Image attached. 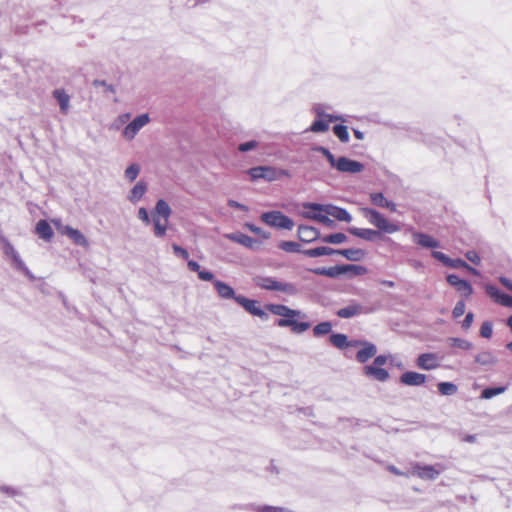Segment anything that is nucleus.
<instances>
[{"label":"nucleus","instance_id":"obj_46","mask_svg":"<svg viewBox=\"0 0 512 512\" xmlns=\"http://www.w3.org/2000/svg\"><path fill=\"white\" fill-rule=\"evenodd\" d=\"M505 391L504 387L486 388L481 393L482 399H491L497 395L502 394Z\"/></svg>","mask_w":512,"mask_h":512},{"label":"nucleus","instance_id":"obj_50","mask_svg":"<svg viewBox=\"0 0 512 512\" xmlns=\"http://www.w3.org/2000/svg\"><path fill=\"white\" fill-rule=\"evenodd\" d=\"M246 227L252 232L260 235L263 239H268L270 237L269 232L263 231L260 227H257L254 224L247 223Z\"/></svg>","mask_w":512,"mask_h":512},{"label":"nucleus","instance_id":"obj_1","mask_svg":"<svg viewBox=\"0 0 512 512\" xmlns=\"http://www.w3.org/2000/svg\"><path fill=\"white\" fill-rule=\"evenodd\" d=\"M363 217L378 230L366 228H350L351 234L368 241H378L381 239V233L393 234L400 230L399 226L395 223L388 221L380 212L375 209L363 207L360 209Z\"/></svg>","mask_w":512,"mask_h":512},{"label":"nucleus","instance_id":"obj_52","mask_svg":"<svg viewBox=\"0 0 512 512\" xmlns=\"http://www.w3.org/2000/svg\"><path fill=\"white\" fill-rule=\"evenodd\" d=\"M465 312V302L464 301H458L452 311L453 316L455 318L461 317Z\"/></svg>","mask_w":512,"mask_h":512},{"label":"nucleus","instance_id":"obj_42","mask_svg":"<svg viewBox=\"0 0 512 512\" xmlns=\"http://www.w3.org/2000/svg\"><path fill=\"white\" fill-rule=\"evenodd\" d=\"M277 291H281L289 296H295L299 293V289L295 284L284 282L279 283V288Z\"/></svg>","mask_w":512,"mask_h":512},{"label":"nucleus","instance_id":"obj_32","mask_svg":"<svg viewBox=\"0 0 512 512\" xmlns=\"http://www.w3.org/2000/svg\"><path fill=\"white\" fill-rule=\"evenodd\" d=\"M0 493L13 499H18L23 495L20 489L7 484L0 485Z\"/></svg>","mask_w":512,"mask_h":512},{"label":"nucleus","instance_id":"obj_43","mask_svg":"<svg viewBox=\"0 0 512 512\" xmlns=\"http://www.w3.org/2000/svg\"><path fill=\"white\" fill-rule=\"evenodd\" d=\"M370 201L373 205L384 208L387 204L388 199L381 192L371 193Z\"/></svg>","mask_w":512,"mask_h":512},{"label":"nucleus","instance_id":"obj_38","mask_svg":"<svg viewBox=\"0 0 512 512\" xmlns=\"http://www.w3.org/2000/svg\"><path fill=\"white\" fill-rule=\"evenodd\" d=\"M332 330V324L328 321L321 322L313 328V334L316 337L327 335Z\"/></svg>","mask_w":512,"mask_h":512},{"label":"nucleus","instance_id":"obj_58","mask_svg":"<svg viewBox=\"0 0 512 512\" xmlns=\"http://www.w3.org/2000/svg\"><path fill=\"white\" fill-rule=\"evenodd\" d=\"M228 206L232 207V208H236V209H240V210H243V211H248V207L235 201V200H228Z\"/></svg>","mask_w":512,"mask_h":512},{"label":"nucleus","instance_id":"obj_29","mask_svg":"<svg viewBox=\"0 0 512 512\" xmlns=\"http://www.w3.org/2000/svg\"><path fill=\"white\" fill-rule=\"evenodd\" d=\"M153 232L156 237H163L166 234L168 220L152 216Z\"/></svg>","mask_w":512,"mask_h":512},{"label":"nucleus","instance_id":"obj_16","mask_svg":"<svg viewBox=\"0 0 512 512\" xmlns=\"http://www.w3.org/2000/svg\"><path fill=\"white\" fill-rule=\"evenodd\" d=\"M354 345H361L362 346V348L356 354V359L360 363H365L370 358L374 357L376 352H377L376 346L373 343H370V342L357 341V342L354 343Z\"/></svg>","mask_w":512,"mask_h":512},{"label":"nucleus","instance_id":"obj_3","mask_svg":"<svg viewBox=\"0 0 512 512\" xmlns=\"http://www.w3.org/2000/svg\"><path fill=\"white\" fill-rule=\"evenodd\" d=\"M315 151L320 152L323 154L326 159L328 160L331 167L335 168L337 171L341 173H348V174H357L364 170V165L356 160H352L350 158L341 156L336 158L329 149L318 146L315 148Z\"/></svg>","mask_w":512,"mask_h":512},{"label":"nucleus","instance_id":"obj_44","mask_svg":"<svg viewBox=\"0 0 512 512\" xmlns=\"http://www.w3.org/2000/svg\"><path fill=\"white\" fill-rule=\"evenodd\" d=\"M347 239L344 233H335L324 236L322 238V242L324 243H332V244H340L343 243Z\"/></svg>","mask_w":512,"mask_h":512},{"label":"nucleus","instance_id":"obj_4","mask_svg":"<svg viewBox=\"0 0 512 512\" xmlns=\"http://www.w3.org/2000/svg\"><path fill=\"white\" fill-rule=\"evenodd\" d=\"M247 173L253 181L264 179L268 182H273L280 179L281 177H291L288 170L279 169L273 166L253 167L250 168Z\"/></svg>","mask_w":512,"mask_h":512},{"label":"nucleus","instance_id":"obj_54","mask_svg":"<svg viewBox=\"0 0 512 512\" xmlns=\"http://www.w3.org/2000/svg\"><path fill=\"white\" fill-rule=\"evenodd\" d=\"M138 218L142 220L146 225H149L151 220L146 208L141 207L138 210Z\"/></svg>","mask_w":512,"mask_h":512},{"label":"nucleus","instance_id":"obj_27","mask_svg":"<svg viewBox=\"0 0 512 512\" xmlns=\"http://www.w3.org/2000/svg\"><path fill=\"white\" fill-rule=\"evenodd\" d=\"M170 215H171V208L168 205V203L163 199H159L156 202L155 209H154V212L152 213V216H158L159 218L168 220Z\"/></svg>","mask_w":512,"mask_h":512},{"label":"nucleus","instance_id":"obj_61","mask_svg":"<svg viewBox=\"0 0 512 512\" xmlns=\"http://www.w3.org/2000/svg\"><path fill=\"white\" fill-rule=\"evenodd\" d=\"M499 281L506 287L508 288L509 290L512 291V281L509 280L508 278L506 277H500L499 278Z\"/></svg>","mask_w":512,"mask_h":512},{"label":"nucleus","instance_id":"obj_14","mask_svg":"<svg viewBox=\"0 0 512 512\" xmlns=\"http://www.w3.org/2000/svg\"><path fill=\"white\" fill-rule=\"evenodd\" d=\"M412 241L414 244L426 249H437L442 247L438 240L426 233L414 232L412 234Z\"/></svg>","mask_w":512,"mask_h":512},{"label":"nucleus","instance_id":"obj_53","mask_svg":"<svg viewBox=\"0 0 512 512\" xmlns=\"http://www.w3.org/2000/svg\"><path fill=\"white\" fill-rule=\"evenodd\" d=\"M258 512H290L288 509L275 506H261L257 508Z\"/></svg>","mask_w":512,"mask_h":512},{"label":"nucleus","instance_id":"obj_64","mask_svg":"<svg viewBox=\"0 0 512 512\" xmlns=\"http://www.w3.org/2000/svg\"><path fill=\"white\" fill-rule=\"evenodd\" d=\"M353 133H354V136L359 139V140H362L364 138V133L362 131H359V130H356L354 129L353 130Z\"/></svg>","mask_w":512,"mask_h":512},{"label":"nucleus","instance_id":"obj_18","mask_svg":"<svg viewBox=\"0 0 512 512\" xmlns=\"http://www.w3.org/2000/svg\"><path fill=\"white\" fill-rule=\"evenodd\" d=\"M486 292L497 303H499L505 307L512 308V296L501 292L495 286H492V285L486 286Z\"/></svg>","mask_w":512,"mask_h":512},{"label":"nucleus","instance_id":"obj_33","mask_svg":"<svg viewBox=\"0 0 512 512\" xmlns=\"http://www.w3.org/2000/svg\"><path fill=\"white\" fill-rule=\"evenodd\" d=\"M188 267L192 271H196L198 273L199 278L203 281H210L213 279V274L209 271L201 270L200 265L196 261H193V260L189 261Z\"/></svg>","mask_w":512,"mask_h":512},{"label":"nucleus","instance_id":"obj_24","mask_svg":"<svg viewBox=\"0 0 512 512\" xmlns=\"http://www.w3.org/2000/svg\"><path fill=\"white\" fill-rule=\"evenodd\" d=\"M147 191V184L144 181H138L128 194V200L135 204L141 200Z\"/></svg>","mask_w":512,"mask_h":512},{"label":"nucleus","instance_id":"obj_23","mask_svg":"<svg viewBox=\"0 0 512 512\" xmlns=\"http://www.w3.org/2000/svg\"><path fill=\"white\" fill-rule=\"evenodd\" d=\"M363 312V306L358 303H351L337 311V316L348 319L360 315Z\"/></svg>","mask_w":512,"mask_h":512},{"label":"nucleus","instance_id":"obj_19","mask_svg":"<svg viewBox=\"0 0 512 512\" xmlns=\"http://www.w3.org/2000/svg\"><path fill=\"white\" fill-rule=\"evenodd\" d=\"M447 282L454 286L465 297L470 296L473 292L471 285L467 281L460 279V277L455 274H449L447 276Z\"/></svg>","mask_w":512,"mask_h":512},{"label":"nucleus","instance_id":"obj_28","mask_svg":"<svg viewBox=\"0 0 512 512\" xmlns=\"http://www.w3.org/2000/svg\"><path fill=\"white\" fill-rule=\"evenodd\" d=\"M497 361L495 355L490 351H483L475 356V362L482 366H494Z\"/></svg>","mask_w":512,"mask_h":512},{"label":"nucleus","instance_id":"obj_51","mask_svg":"<svg viewBox=\"0 0 512 512\" xmlns=\"http://www.w3.org/2000/svg\"><path fill=\"white\" fill-rule=\"evenodd\" d=\"M492 324L490 322H484L480 328V334L484 338H490L492 336Z\"/></svg>","mask_w":512,"mask_h":512},{"label":"nucleus","instance_id":"obj_37","mask_svg":"<svg viewBox=\"0 0 512 512\" xmlns=\"http://www.w3.org/2000/svg\"><path fill=\"white\" fill-rule=\"evenodd\" d=\"M329 122L326 119H317L311 124L309 130L314 133L326 132L329 129Z\"/></svg>","mask_w":512,"mask_h":512},{"label":"nucleus","instance_id":"obj_30","mask_svg":"<svg viewBox=\"0 0 512 512\" xmlns=\"http://www.w3.org/2000/svg\"><path fill=\"white\" fill-rule=\"evenodd\" d=\"M279 281L271 277H259L256 280V284L266 290L277 291L279 288Z\"/></svg>","mask_w":512,"mask_h":512},{"label":"nucleus","instance_id":"obj_39","mask_svg":"<svg viewBox=\"0 0 512 512\" xmlns=\"http://www.w3.org/2000/svg\"><path fill=\"white\" fill-rule=\"evenodd\" d=\"M330 342L339 349H343L349 345L347 336L340 333L332 334L330 336Z\"/></svg>","mask_w":512,"mask_h":512},{"label":"nucleus","instance_id":"obj_59","mask_svg":"<svg viewBox=\"0 0 512 512\" xmlns=\"http://www.w3.org/2000/svg\"><path fill=\"white\" fill-rule=\"evenodd\" d=\"M387 360H388L387 356L379 355V356L375 357L373 363L382 368V366L387 363Z\"/></svg>","mask_w":512,"mask_h":512},{"label":"nucleus","instance_id":"obj_6","mask_svg":"<svg viewBox=\"0 0 512 512\" xmlns=\"http://www.w3.org/2000/svg\"><path fill=\"white\" fill-rule=\"evenodd\" d=\"M314 273L319 275H325L332 278L339 277L341 275L353 276L362 275L366 272V269L361 265L356 264H342L336 265L329 268H317L313 270Z\"/></svg>","mask_w":512,"mask_h":512},{"label":"nucleus","instance_id":"obj_2","mask_svg":"<svg viewBox=\"0 0 512 512\" xmlns=\"http://www.w3.org/2000/svg\"><path fill=\"white\" fill-rule=\"evenodd\" d=\"M267 309L274 315L280 317L276 322L279 327H289L295 334H302L307 331L311 324L307 321H301L307 318V315L301 310L291 309L282 304H269Z\"/></svg>","mask_w":512,"mask_h":512},{"label":"nucleus","instance_id":"obj_40","mask_svg":"<svg viewBox=\"0 0 512 512\" xmlns=\"http://www.w3.org/2000/svg\"><path fill=\"white\" fill-rule=\"evenodd\" d=\"M140 170H141L140 165L137 163H133V164L129 165L125 169V172H124L125 178L129 182H133L138 177Z\"/></svg>","mask_w":512,"mask_h":512},{"label":"nucleus","instance_id":"obj_26","mask_svg":"<svg viewBox=\"0 0 512 512\" xmlns=\"http://www.w3.org/2000/svg\"><path fill=\"white\" fill-rule=\"evenodd\" d=\"M62 113L67 114L70 107V97L63 89H56L53 92Z\"/></svg>","mask_w":512,"mask_h":512},{"label":"nucleus","instance_id":"obj_55","mask_svg":"<svg viewBox=\"0 0 512 512\" xmlns=\"http://www.w3.org/2000/svg\"><path fill=\"white\" fill-rule=\"evenodd\" d=\"M93 85L96 86V87L102 86L103 88H105L107 91H110V92H114L115 91L114 87L111 84H108L104 80H94Z\"/></svg>","mask_w":512,"mask_h":512},{"label":"nucleus","instance_id":"obj_7","mask_svg":"<svg viewBox=\"0 0 512 512\" xmlns=\"http://www.w3.org/2000/svg\"><path fill=\"white\" fill-rule=\"evenodd\" d=\"M52 223L56 227L58 233L66 236L73 244L83 248H87L89 246L87 238L80 230L63 224L59 219H53Z\"/></svg>","mask_w":512,"mask_h":512},{"label":"nucleus","instance_id":"obj_31","mask_svg":"<svg viewBox=\"0 0 512 512\" xmlns=\"http://www.w3.org/2000/svg\"><path fill=\"white\" fill-rule=\"evenodd\" d=\"M278 247L286 253H303L305 250H301V245L295 241H281Z\"/></svg>","mask_w":512,"mask_h":512},{"label":"nucleus","instance_id":"obj_48","mask_svg":"<svg viewBox=\"0 0 512 512\" xmlns=\"http://www.w3.org/2000/svg\"><path fill=\"white\" fill-rule=\"evenodd\" d=\"M259 146V142L256 140H250L238 145V151L240 152H248L256 149Z\"/></svg>","mask_w":512,"mask_h":512},{"label":"nucleus","instance_id":"obj_47","mask_svg":"<svg viewBox=\"0 0 512 512\" xmlns=\"http://www.w3.org/2000/svg\"><path fill=\"white\" fill-rule=\"evenodd\" d=\"M12 265L22 273H24L28 278L35 279V276H33L28 268L24 265L21 258H12Z\"/></svg>","mask_w":512,"mask_h":512},{"label":"nucleus","instance_id":"obj_45","mask_svg":"<svg viewBox=\"0 0 512 512\" xmlns=\"http://www.w3.org/2000/svg\"><path fill=\"white\" fill-rule=\"evenodd\" d=\"M450 346L462 350H469L472 348V343L462 338H450Z\"/></svg>","mask_w":512,"mask_h":512},{"label":"nucleus","instance_id":"obj_21","mask_svg":"<svg viewBox=\"0 0 512 512\" xmlns=\"http://www.w3.org/2000/svg\"><path fill=\"white\" fill-rule=\"evenodd\" d=\"M298 237L302 242H312L319 237V231L307 225H300L298 227Z\"/></svg>","mask_w":512,"mask_h":512},{"label":"nucleus","instance_id":"obj_60","mask_svg":"<svg viewBox=\"0 0 512 512\" xmlns=\"http://www.w3.org/2000/svg\"><path fill=\"white\" fill-rule=\"evenodd\" d=\"M388 470L391 473L398 475V476H408L409 475L408 473H404V472L400 471L397 467H395L393 465L388 466Z\"/></svg>","mask_w":512,"mask_h":512},{"label":"nucleus","instance_id":"obj_49","mask_svg":"<svg viewBox=\"0 0 512 512\" xmlns=\"http://www.w3.org/2000/svg\"><path fill=\"white\" fill-rule=\"evenodd\" d=\"M323 213L324 212H318V211H314L311 209H305V211L302 212V216L307 219L319 221Z\"/></svg>","mask_w":512,"mask_h":512},{"label":"nucleus","instance_id":"obj_8","mask_svg":"<svg viewBox=\"0 0 512 512\" xmlns=\"http://www.w3.org/2000/svg\"><path fill=\"white\" fill-rule=\"evenodd\" d=\"M261 220L267 225L278 229L291 230L294 227L293 220L280 211L265 212L261 215Z\"/></svg>","mask_w":512,"mask_h":512},{"label":"nucleus","instance_id":"obj_25","mask_svg":"<svg viewBox=\"0 0 512 512\" xmlns=\"http://www.w3.org/2000/svg\"><path fill=\"white\" fill-rule=\"evenodd\" d=\"M214 286H215V289H216L217 293L219 294V296L223 299H234L235 300V297L238 296L235 294V292L231 286H229L228 284H226L222 281H219V280L214 281Z\"/></svg>","mask_w":512,"mask_h":512},{"label":"nucleus","instance_id":"obj_13","mask_svg":"<svg viewBox=\"0 0 512 512\" xmlns=\"http://www.w3.org/2000/svg\"><path fill=\"white\" fill-rule=\"evenodd\" d=\"M355 253L352 249H332L327 246H319L313 249L305 250L303 252L304 256H331L333 254H338L340 256H350Z\"/></svg>","mask_w":512,"mask_h":512},{"label":"nucleus","instance_id":"obj_5","mask_svg":"<svg viewBox=\"0 0 512 512\" xmlns=\"http://www.w3.org/2000/svg\"><path fill=\"white\" fill-rule=\"evenodd\" d=\"M303 209H311L318 212H324L338 221L351 222L352 216L350 213L341 207L332 204H319L312 202H305L302 204Z\"/></svg>","mask_w":512,"mask_h":512},{"label":"nucleus","instance_id":"obj_41","mask_svg":"<svg viewBox=\"0 0 512 512\" xmlns=\"http://www.w3.org/2000/svg\"><path fill=\"white\" fill-rule=\"evenodd\" d=\"M333 132L343 143H347L350 139L348 129L344 125H335L333 127Z\"/></svg>","mask_w":512,"mask_h":512},{"label":"nucleus","instance_id":"obj_20","mask_svg":"<svg viewBox=\"0 0 512 512\" xmlns=\"http://www.w3.org/2000/svg\"><path fill=\"white\" fill-rule=\"evenodd\" d=\"M364 373L365 375L373 377L374 379L381 382H385L389 378L388 371L381 368L380 366L375 365L374 363L365 366Z\"/></svg>","mask_w":512,"mask_h":512},{"label":"nucleus","instance_id":"obj_11","mask_svg":"<svg viewBox=\"0 0 512 512\" xmlns=\"http://www.w3.org/2000/svg\"><path fill=\"white\" fill-rule=\"evenodd\" d=\"M235 301L241 305L250 314L261 318L262 320H268L269 315L260 306L257 300L248 299L242 295L235 297Z\"/></svg>","mask_w":512,"mask_h":512},{"label":"nucleus","instance_id":"obj_36","mask_svg":"<svg viewBox=\"0 0 512 512\" xmlns=\"http://www.w3.org/2000/svg\"><path fill=\"white\" fill-rule=\"evenodd\" d=\"M439 259L442 260L445 265H450L452 267H465L470 272H472L474 274H477V271L474 268H471L470 266H468L460 258H449V257H446V258H439Z\"/></svg>","mask_w":512,"mask_h":512},{"label":"nucleus","instance_id":"obj_62","mask_svg":"<svg viewBox=\"0 0 512 512\" xmlns=\"http://www.w3.org/2000/svg\"><path fill=\"white\" fill-rule=\"evenodd\" d=\"M384 208H387L391 212H396L397 211V205L394 202L389 201V200L387 201V204L385 205Z\"/></svg>","mask_w":512,"mask_h":512},{"label":"nucleus","instance_id":"obj_15","mask_svg":"<svg viewBox=\"0 0 512 512\" xmlns=\"http://www.w3.org/2000/svg\"><path fill=\"white\" fill-rule=\"evenodd\" d=\"M227 237L244 247L250 248L253 251H258L260 247V242L258 240L240 232L231 233L227 235Z\"/></svg>","mask_w":512,"mask_h":512},{"label":"nucleus","instance_id":"obj_57","mask_svg":"<svg viewBox=\"0 0 512 512\" xmlns=\"http://www.w3.org/2000/svg\"><path fill=\"white\" fill-rule=\"evenodd\" d=\"M473 318H474L473 313H471V312L467 313L465 316V319L463 320V323H462L463 328L468 329L473 322Z\"/></svg>","mask_w":512,"mask_h":512},{"label":"nucleus","instance_id":"obj_63","mask_svg":"<svg viewBox=\"0 0 512 512\" xmlns=\"http://www.w3.org/2000/svg\"><path fill=\"white\" fill-rule=\"evenodd\" d=\"M130 113H125V114H122L118 117V121L121 123V124H124L126 123L129 119H130Z\"/></svg>","mask_w":512,"mask_h":512},{"label":"nucleus","instance_id":"obj_10","mask_svg":"<svg viewBox=\"0 0 512 512\" xmlns=\"http://www.w3.org/2000/svg\"><path fill=\"white\" fill-rule=\"evenodd\" d=\"M150 122V117L147 113L138 115L135 117L126 127L123 129L122 135L127 140H132L138 134V132Z\"/></svg>","mask_w":512,"mask_h":512},{"label":"nucleus","instance_id":"obj_22","mask_svg":"<svg viewBox=\"0 0 512 512\" xmlns=\"http://www.w3.org/2000/svg\"><path fill=\"white\" fill-rule=\"evenodd\" d=\"M35 233L39 238L50 241L53 238V230L51 225L46 220H39L35 226Z\"/></svg>","mask_w":512,"mask_h":512},{"label":"nucleus","instance_id":"obj_9","mask_svg":"<svg viewBox=\"0 0 512 512\" xmlns=\"http://www.w3.org/2000/svg\"><path fill=\"white\" fill-rule=\"evenodd\" d=\"M444 470V467L440 464L438 465H420L415 464L412 466L409 474L417 476L423 480H435L441 472Z\"/></svg>","mask_w":512,"mask_h":512},{"label":"nucleus","instance_id":"obj_12","mask_svg":"<svg viewBox=\"0 0 512 512\" xmlns=\"http://www.w3.org/2000/svg\"><path fill=\"white\" fill-rule=\"evenodd\" d=\"M441 357L436 353H422L416 359V365L422 370H435L440 367Z\"/></svg>","mask_w":512,"mask_h":512},{"label":"nucleus","instance_id":"obj_34","mask_svg":"<svg viewBox=\"0 0 512 512\" xmlns=\"http://www.w3.org/2000/svg\"><path fill=\"white\" fill-rule=\"evenodd\" d=\"M437 387L439 393L444 396L454 395L458 391V387L452 382H440Z\"/></svg>","mask_w":512,"mask_h":512},{"label":"nucleus","instance_id":"obj_56","mask_svg":"<svg viewBox=\"0 0 512 512\" xmlns=\"http://www.w3.org/2000/svg\"><path fill=\"white\" fill-rule=\"evenodd\" d=\"M330 217H331L330 215H326L325 213H323L319 222L324 224L327 227H333L334 221L332 219H330Z\"/></svg>","mask_w":512,"mask_h":512},{"label":"nucleus","instance_id":"obj_17","mask_svg":"<svg viewBox=\"0 0 512 512\" xmlns=\"http://www.w3.org/2000/svg\"><path fill=\"white\" fill-rule=\"evenodd\" d=\"M426 380L427 376L425 374L415 371H407L400 376V382L406 386H421Z\"/></svg>","mask_w":512,"mask_h":512},{"label":"nucleus","instance_id":"obj_35","mask_svg":"<svg viewBox=\"0 0 512 512\" xmlns=\"http://www.w3.org/2000/svg\"><path fill=\"white\" fill-rule=\"evenodd\" d=\"M314 112L317 115L318 119H326L330 122L345 121L342 116H334L331 114H326L324 112L323 106L320 104L314 106Z\"/></svg>","mask_w":512,"mask_h":512}]
</instances>
